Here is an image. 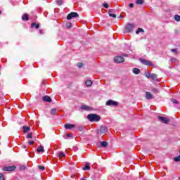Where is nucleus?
Returning a JSON list of instances; mask_svg holds the SVG:
<instances>
[{
    "mask_svg": "<svg viewBox=\"0 0 180 180\" xmlns=\"http://www.w3.org/2000/svg\"><path fill=\"white\" fill-rule=\"evenodd\" d=\"M51 115L52 116H56V115H57V109L53 108V109L51 110Z\"/></svg>",
    "mask_w": 180,
    "mask_h": 180,
    "instance_id": "412c9836",
    "label": "nucleus"
},
{
    "mask_svg": "<svg viewBox=\"0 0 180 180\" xmlns=\"http://www.w3.org/2000/svg\"><path fill=\"white\" fill-rule=\"evenodd\" d=\"M22 129H23V133H27V131H30V127H29L23 126Z\"/></svg>",
    "mask_w": 180,
    "mask_h": 180,
    "instance_id": "a211bd4d",
    "label": "nucleus"
},
{
    "mask_svg": "<svg viewBox=\"0 0 180 180\" xmlns=\"http://www.w3.org/2000/svg\"><path fill=\"white\" fill-rule=\"evenodd\" d=\"M77 67L79 68H82V67H84V63H77Z\"/></svg>",
    "mask_w": 180,
    "mask_h": 180,
    "instance_id": "72a5a7b5",
    "label": "nucleus"
},
{
    "mask_svg": "<svg viewBox=\"0 0 180 180\" xmlns=\"http://www.w3.org/2000/svg\"><path fill=\"white\" fill-rule=\"evenodd\" d=\"M0 180H5V177H4V174L0 173Z\"/></svg>",
    "mask_w": 180,
    "mask_h": 180,
    "instance_id": "58836bf2",
    "label": "nucleus"
},
{
    "mask_svg": "<svg viewBox=\"0 0 180 180\" xmlns=\"http://www.w3.org/2000/svg\"><path fill=\"white\" fill-rule=\"evenodd\" d=\"M57 157H58V158H63L65 157V154H64L63 152H59L57 153Z\"/></svg>",
    "mask_w": 180,
    "mask_h": 180,
    "instance_id": "6ab92c4d",
    "label": "nucleus"
},
{
    "mask_svg": "<svg viewBox=\"0 0 180 180\" xmlns=\"http://www.w3.org/2000/svg\"><path fill=\"white\" fill-rule=\"evenodd\" d=\"M150 78L153 79V81H157V75L156 74H151Z\"/></svg>",
    "mask_w": 180,
    "mask_h": 180,
    "instance_id": "a878e982",
    "label": "nucleus"
},
{
    "mask_svg": "<svg viewBox=\"0 0 180 180\" xmlns=\"http://www.w3.org/2000/svg\"><path fill=\"white\" fill-rule=\"evenodd\" d=\"M152 92H154L155 94H158L160 92V89H153Z\"/></svg>",
    "mask_w": 180,
    "mask_h": 180,
    "instance_id": "2f4dec72",
    "label": "nucleus"
},
{
    "mask_svg": "<svg viewBox=\"0 0 180 180\" xmlns=\"http://www.w3.org/2000/svg\"><path fill=\"white\" fill-rule=\"evenodd\" d=\"M56 4L59 6L63 5V0H56Z\"/></svg>",
    "mask_w": 180,
    "mask_h": 180,
    "instance_id": "7c9ffc66",
    "label": "nucleus"
},
{
    "mask_svg": "<svg viewBox=\"0 0 180 180\" xmlns=\"http://www.w3.org/2000/svg\"><path fill=\"white\" fill-rule=\"evenodd\" d=\"M106 106H117L119 105V103L117 101H115L113 100H108L106 103Z\"/></svg>",
    "mask_w": 180,
    "mask_h": 180,
    "instance_id": "39448f33",
    "label": "nucleus"
},
{
    "mask_svg": "<svg viewBox=\"0 0 180 180\" xmlns=\"http://www.w3.org/2000/svg\"><path fill=\"white\" fill-rule=\"evenodd\" d=\"M158 119L160 120V122H161L162 123H165L166 124H167V123H169V119L165 117H161V116H158Z\"/></svg>",
    "mask_w": 180,
    "mask_h": 180,
    "instance_id": "0eeeda50",
    "label": "nucleus"
},
{
    "mask_svg": "<svg viewBox=\"0 0 180 180\" xmlns=\"http://www.w3.org/2000/svg\"><path fill=\"white\" fill-rule=\"evenodd\" d=\"M136 33V34H139L140 33H144V30L143 28H138Z\"/></svg>",
    "mask_w": 180,
    "mask_h": 180,
    "instance_id": "5701e85b",
    "label": "nucleus"
},
{
    "mask_svg": "<svg viewBox=\"0 0 180 180\" xmlns=\"http://www.w3.org/2000/svg\"><path fill=\"white\" fill-rule=\"evenodd\" d=\"M91 169V167L89 166V163H86V165L83 167V171H89Z\"/></svg>",
    "mask_w": 180,
    "mask_h": 180,
    "instance_id": "dca6fc26",
    "label": "nucleus"
},
{
    "mask_svg": "<svg viewBox=\"0 0 180 180\" xmlns=\"http://www.w3.org/2000/svg\"><path fill=\"white\" fill-rule=\"evenodd\" d=\"M134 4L133 3L129 4V8H134Z\"/></svg>",
    "mask_w": 180,
    "mask_h": 180,
    "instance_id": "a18cd8bd",
    "label": "nucleus"
},
{
    "mask_svg": "<svg viewBox=\"0 0 180 180\" xmlns=\"http://www.w3.org/2000/svg\"><path fill=\"white\" fill-rule=\"evenodd\" d=\"M33 133H28L27 135V139H32Z\"/></svg>",
    "mask_w": 180,
    "mask_h": 180,
    "instance_id": "c756f323",
    "label": "nucleus"
},
{
    "mask_svg": "<svg viewBox=\"0 0 180 180\" xmlns=\"http://www.w3.org/2000/svg\"><path fill=\"white\" fill-rule=\"evenodd\" d=\"M133 29H134V24H127L125 27V32H127V33H130L131 32H133Z\"/></svg>",
    "mask_w": 180,
    "mask_h": 180,
    "instance_id": "20e7f679",
    "label": "nucleus"
},
{
    "mask_svg": "<svg viewBox=\"0 0 180 180\" xmlns=\"http://www.w3.org/2000/svg\"><path fill=\"white\" fill-rule=\"evenodd\" d=\"M42 100L44 101V102H51V98H50V96H44L42 98Z\"/></svg>",
    "mask_w": 180,
    "mask_h": 180,
    "instance_id": "f8f14e48",
    "label": "nucleus"
},
{
    "mask_svg": "<svg viewBox=\"0 0 180 180\" xmlns=\"http://www.w3.org/2000/svg\"><path fill=\"white\" fill-rule=\"evenodd\" d=\"M103 6H104V8L108 9L109 8V4H108V3H104L103 4Z\"/></svg>",
    "mask_w": 180,
    "mask_h": 180,
    "instance_id": "c9c22d12",
    "label": "nucleus"
},
{
    "mask_svg": "<svg viewBox=\"0 0 180 180\" xmlns=\"http://www.w3.org/2000/svg\"><path fill=\"white\" fill-rule=\"evenodd\" d=\"M154 98V96L150 94V92L146 93V98L148 99V101H150V99H153Z\"/></svg>",
    "mask_w": 180,
    "mask_h": 180,
    "instance_id": "9b49d317",
    "label": "nucleus"
},
{
    "mask_svg": "<svg viewBox=\"0 0 180 180\" xmlns=\"http://www.w3.org/2000/svg\"><path fill=\"white\" fill-rule=\"evenodd\" d=\"M37 153H44V148L43 146H39L37 149Z\"/></svg>",
    "mask_w": 180,
    "mask_h": 180,
    "instance_id": "4468645a",
    "label": "nucleus"
},
{
    "mask_svg": "<svg viewBox=\"0 0 180 180\" xmlns=\"http://www.w3.org/2000/svg\"><path fill=\"white\" fill-rule=\"evenodd\" d=\"M174 20L176 22H180V15H174Z\"/></svg>",
    "mask_w": 180,
    "mask_h": 180,
    "instance_id": "bb28decb",
    "label": "nucleus"
},
{
    "mask_svg": "<svg viewBox=\"0 0 180 180\" xmlns=\"http://www.w3.org/2000/svg\"><path fill=\"white\" fill-rule=\"evenodd\" d=\"M109 16H110L111 18H114V19H116V15L115 14L109 13Z\"/></svg>",
    "mask_w": 180,
    "mask_h": 180,
    "instance_id": "e433bc0d",
    "label": "nucleus"
},
{
    "mask_svg": "<svg viewBox=\"0 0 180 180\" xmlns=\"http://www.w3.org/2000/svg\"><path fill=\"white\" fill-rule=\"evenodd\" d=\"M136 5H143V4H144V0H136Z\"/></svg>",
    "mask_w": 180,
    "mask_h": 180,
    "instance_id": "393cba45",
    "label": "nucleus"
},
{
    "mask_svg": "<svg viewBox=\"0 0 180 180\" xmlns=\"http://www.w3.org/2000/svg\"><path fill=\"white\" fill-rule=\"evenodd\" d=\"M115 63H120L124 62V58L122 56H115L114 58Z\"/></svg>",
    "mask_w": 180,
    "mask_h": 180,
    "instance_id": "1a4fd4ad",
    "label": "nucleus"
},
{
    "mask_svg": "<svg viewBox=\"0 0 180 180\" xmlns=\"http://www.w3.org/2000/svg\"><path fill=\"white\" fill-rule=\"evenodd\" d=\"M77 130L78 131H82V130H84V127L83 126H78V127H77Z\"/></svg>",
    "mask_w": 180,
    "mask_h": 180,
    "instance_id": "cd10ccee",
    "label": "nucleus"
},
{
    "mask_svg": "<svg viewBox=\"0 0 180 180\" xmlns=\"http://www.w3.org/2000/svg\"><path fill=\"white\" fill-rule=\"evenodd\" d=\"M79 15L76 12H71L70 13H69L67 16V19L68 20H71V19H72V18H78Z\"/></svg>",
    "mask_w": 180,
    "mask_h": 180,
    "instance_id": "423d86ee",
    "label": "nucleus"
},
{
    "mask_svg": "<svg viewBox=\"0 0 180 180\" xmlns=\"http://www.w3.org/2000/svg\"><path fill=\"white\" fill-rule=\"evenodd\" d=\"M22 20H25V21L29 20V15H28L27 13H25V14L22 16Z\"/></svg>",
    "mask_w": 180,
    "mask_h": 180,
    "instance_id": "2eb2a0df",
    "label": "nucleus"
},
{
    "mask_svg": "<svg viewBox=\"0 0 180 180\" xmlns=\"http://www.w3.org/2000/svg\"><path fill=\"white\" fill-rule=\"evenodd\" d=\"M81 109H82V110H92V108H91V107L86 105H82Z\"/></svg>",
    "mask_w": 180,
    "mask_h": 180,
    "instance_id": "ddd939ff",
    "label": "nucleus"
},
{
    "mask_svg": "<svg viewBox=\"0 0 180 180\" xmlns=\"http://www.w3.org/2000/svg\"><path fill=\"white\" fill-rule=\"evenodd\" d=\"M171 51L172 53H176V49H171Z\"/></svg>",
    "mask_w": 180,
    "mask_h": 180,
    "instance_id": "49530a36",
    "label": "nucleus"
},
{
    "mask_svg": "<svg viewBox=\"0 0 180 180\" xmlns=\"http://www.w3.org/2000/svg\"><path fill=\"white\" fill-rule=\"evenodd\" d=\"M64 127L66 130H72V129L77 127V125L74 124H65Z\"/></svg>",
    "mask_w": 180,
    "mask_h": 180,
    "instance_id": "9d476101",
    "label": "nucleus"
},
{
    "mask_svg": "<svg viewBox=\"0 0 180 180\" xmlns=\"http://www.w3.org/2000/svg\"><path fill=\"white\" fill-rule=\"evenodd\" d=\"M87 119L89 122H99V120H101V117L96 114H89L87 115Z\"/></svg>",
    "mask_w": 180,
    "mask_h": 180,
    "instance_id": "f257e3e1",
    "label": "nucleus"
},
{
    "mask_svg": "<svg viewBox=\"0 0 180 180\" xmlns=\"http://www.w3.org/2000/svg\"><path fill=\"white\" fill-rule=\"evenodd\" d=\"M174 160L176 162H178V161H180V155L175 157Z\"/></svg>",
    "mask_w": 180,
    "mask_h": 180,
    "instance_id": "f704fd0d",
    "label": "nucleus"
},
{
    "mask_svg": "<svg viewBox=\"0 0 180 180\" xmlns=\"http://www.w3.org/2000/svg\"><path fill=\"white\" fill-rule=\"evenodd\" d=\"M39 168L41 171H44V169H45L44 166H39Z\"/></svg>",
    "mask_w": 180,
    "mask_h": 180,
    "instance_id": "37998d69",
    "label": "nucleus"
},
{
    "mask_svg": "<svg viewBox=\"0 0 180 180\" xmlns=\"http://www.w3.org/2000/svg\"><path fill=\"white\" fill-rule=\"evenodd\" d=\"M145 75H146V78L150 79L151 77V74H150V72H146Z\"/></svg>",
    "mask_w": 180,
    "mask_h": 180,
    "instance_id": "473e14b6",
    "label": "nucleus"
},
{
    "mask_svg": "<svg viewBox=\"0 0 180 180\" xmlns=\"http://www.w3.org/2000/svg\"><path fill=\"white\" fill-rule=\"evenodd\" d=\"M172 102L173 103H176V104L179 103H178V101H176V99H172Z\"/></svg>",
    "mask_w": 180,
    "mask_h": 180,
    "instance_id": "79ce46f5",
    "label": "nucleus"
},
{
    "mask_svg": "<svg viewBox=\"0 0 180 180\" xmlns=\"http://www.w3.org/2000/svg\"><path fill=\"white\" fill-rule=\"evenodd\" d=\"M74 134L72 133L66 134V137H73Z\"/></svg>",
    "mask_w": 180,
    "mask_h": 180,
    "instance_id": "a19ab883",
    "label": "nucleus"
},
{
    "mask_svg": "<svg viewBox=\"0 0 180 180\" xmlns=\"http://www.w3.org/2000/svg\"><path fill=\"white\" fill-rule=\"evenodd\" d=\"M16 169L15 166H8V167H4L3 168V171H6L8 172H11L12 171H15Z\"/></svg>",
    "mask_w": 180,
    "mask_h": 180,
    "instance_id": "6e6552de",
    "label": "nucleus"
},
{
    "mask_svg": "<svg viewBox=\"0 0 180 180\" xmlns=\"http://www.w3.org/2000/svg\"><path fill=\"white\" fill-rule=\"evenodd\" d=\"M42 84H43L44 85H45V83H44V82H42Z\"/></svg>",
    "mask_w": 180,
    "mask_h": 180,
    "instance_id": "8fccbe9b",
    "label": "nucleus"
},
{
    "mask_svg": "<svg viewBox=\"0 0 180 180\" xmlns=\"http://www.w3.org/2000/svg\"><path fill=\"white\" fill-rule=\"evenodd\" d=\"M0 13H2V11H0Z\"/></svg>",
    "mask_w": 180,
    "mask_h": 180,
    "instance_id": "3c124183",
    "label": "nucleus"
},
{
    "mask_svg": "<svg viewBox=\"0 0 180 180\" xmlns=\"http://www.w3.org/2000/svg\"><path fill=\"white\" fill-rule=\"evenodd\" d=\"M80 180H86V179L85 177H82L80 179Z\"/></svg>",
    "mask_w": 180,
    "mask_h": 180,
    "instance_id": "09e8293b",
    "label": "nucleus"
},
{
    "mask_svg": "<svg viewBox=\"0 0 180 180\" xmlns=\"http://www.w3.org/2000/svg\"><path fill=\"white\" fill-rule=\"evenodd\" d=\"M108 130L109 129H108L107 127L102 126L101 127L100 129L97 130V134H98L99 136H102V134H105V133H108Z\"/></svg>",
    "mask_w": 180,
    "mask_h": 180,
    "instance_id": "f03ea898",
    "label": "nucleus"
},
{
    "mask_svg": "<svg viewBox=\"0 0 180 180\" xmlns=\"http://www.w3.org/2000/svg\"><path fill=\"white\" fill-rule=\"evenodd\" d=\"M34 143V141H31L28 142V144H30L31 146H32V144Z\"/></svg>",
    "mask_w": 180,
    "mask_h": 180,
    "instance_id": "c03bdc74",
    "label": "nucleus"
},
{
    "mask_svg": "<svg viewBox=\"0 0 180 180\" xmlns=\"http://www.w3.org/2000/svg\"><path fill=\"white\" fill-rule=\"evenodd\" d=\"M132 72L136 74V75H139V74H140V69L135 68L132 70Z\"/></svg>",
    "mask_w": 180,
    "mask_h": 180,
    "instance_id": "f3484780",
    "label": "nucleus"
},
{
    "mask_svg": "<svg viewBox=\"0 0 180 180\" xmlns=\"http://www.w3.org/2000/svg\"><path fill=\"white\" fill-rule=\"evenodd\" d=\"M72 26V25L71 24V22L66 23L67 29H71Z\"/></svg>",
    "mask_w": 180,
    "mask_h": 180,
    "instance_id": "c85d7f7f",
    "label": "nucleus"
},
{
    "mask_svg": "<svg viewBox=\"0 0 180 180\" xmlns=\"http://www.w3.org/2000/svg\"><path fill=\"white\" fill-rule=\"evenodd\" d=\"M139 61L141 63V64H143V65H148L149 67H154V63H153L152 61L140 58Z\"/></svg>",
    "mask_w": 180,
    "mask_h": 180,
    "instance_id": "7ed1b4c3",
    "label": "nucleus"
},
{
    "mask_svg": "<svg viewBox=\"0 0 180 180\" xmlns=\"http://www.w3.org/2000/svg\"><path fill=\"white\" fill-rule=\"evenodd\" d=\"M176 60H177L176 58H171L172 63H176Z\"/></svg>",
    "mask_w": 180,
    "mask_h": 180,
    "instance_id": "ea45409f",
    "label": "nucleus"
},
{
    "mask_svg": "<svg viewBox=\"0 0 180 180\" xmlns=\"http://www.w3.org/2000/svg\"><path fill=\"white\" fill-rule=\"evenodd\" d=\"M101 146H102V147H103L104 148H106V147H108V142L107 141H102L101 143Z\"/></svg>",
    "mask_w": 180,
    "mask_h": 180,
    "instance_id": "b1692460",
    "label": "nucleus"
},
{
    "mask_svg": "<svg viewBox=\"0 0 180 180\" xmlns=\"http://www.w3.org/2000/svg\"><path fill=\"white\" fill-rule=\"evenodd\" d=\"M86 86H92V81L87 80L85 82Z\"/></svg>",
    "mask_w": 180,
    "mask_h": 180,
    "instance_id": "4be33fe9",
    "label": "nucleus"
},
{
    "mask_svg": "<svg viewBox=\"0 0 180 180\" xmlns=\"http://www.w3.org/2000/svg\"><path fill=\"white\" fill-rule=\"evenodd\" d=\"M31 27H35V29H39V27H40V25L39 24H37L36 22H32L31 24Z\"/></svg>",
    "mask_w": 180,
    "mask_h": 180,
    "instance_id": "aec40b11",
    "label": "nucleus"
},
{
    "mask_svg": "<svg viewBox=\"0 0 180 180\" xmlns=\"http://www.w3.org/2000/svg\"><path fill=\"white\" fill-rule=\"evenodd\" d=\"M20 169L21 171H25V169H26V166H25V165L20 166Z\"/></svg>",
    "mask_w": 180,
    "mask_h": 180,
    "instance_id": "4c0bfd02",
    "label": "nucleus"
},
{
    "mask_svg": "<svg viewBox=\"0 0 180 180\" xmlns=\"http://www.w3.org/2000/svg\"><path fill=\"white\" fill-rule=\"evenodd\" d=\"M39 33H40V34H43V30H39Z\"/></svg>",
    "mask_w": 180,
    "mask_h": 180,
    "instance_id": "de8ad7c7",
    "label": "nucleus"
}]
</instances>
